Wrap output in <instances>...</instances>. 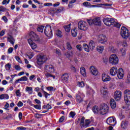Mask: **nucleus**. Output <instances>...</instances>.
Here are the masks:
<instances>
[{
    "label": "nucleus",
    "instance_id": "1",
    "mask_svg": "<svg viewBox=\"0 0 130 130\" xmlns=\"http://www.w3.org/2000/svg\"><path fill=\"white\" fill-rule=\"evenodd\" d=\"M124 101L126 104V110H129V105H130V90L128 89H126L124 91Z\"/></svg>",
    "mask_w": 130,
    "mask_h": 130
},
{
    "label": "nucleus",
    "instance_id": "2",
    "mask_svg": "<svg viewBox=\"0 0 130 130\" xmlns=\"http://www.w3.org/2000/svg\"><path fill=\"white\" fill-rule=\"evenodd\" d=\"M100 114L104 115L108 113L109 108L106 104H101L100 106Z\"/></svg>",
    "mask_w": 130,
    "mask_h": 130
},
{
    "label": "nucleus",
    "instance_id": "3",
    "mask_svg": "<svg viewBox=\"0 0 130 130\" xmlns=\"http://www.w3.org/2000/svg\"><path fill=\"white\" fill-rule=\"evenodd\" d=\"M120 35L124 39H127L129 37L128 29L124 26H122L121 28Z\"/></svg>",
    "mask_w": 130,
    "mask_h": 130
},
{
    "label": "nucleus",
    "instance_id": "4",
    "mask_svg": "<svg viewBox=\"0 0 130 130\" xmlns=\"http://www.w3.org/2000/svg\"><path fill=\"white\" fill-rule=\"evenodd\" d=\"M109 62L114 66L117 64L118 63V57L114 54L111 55L109 57Z\"/></svg>",
    "mask_w": 130,
    "mask_h": 130
},
{
    "label": "nucleus",
    "instance_id": "5",
    "mask_svg": "<svg viewBox=\"0 0 130 130\" xmlns=\"http://www.w3.org/2000/svg\"><path fill=\"white\" fill-rule=\"evenodd\" d=\"M78 28L80 30L87 31V30H88V24L86 21H80L78 23Z\"/></svg>",
    "mask_w": 130,
    "mask_h": 130
},
{
    "label": "nucleus",
    "instance_id": "6",
    "mask_svg": "<svg viewBox=\"0 0 130 130\" xmlns=\"http://www.w3.org/2000/svg\"><path fill=\"white\" fill-rule=\"evenodd\" d=\"M44 33L46 36L48 37H52V29H51V26L50 25H47L44 29Z\"/></svg>",
    "mask_w": 130,
    "mask_h": 130
},
{
    "label": "nucleus",
    "instance_id": "7",
    "mask_svg": "<svg viewBox=\"0 0 130 130\" xmlns=\"http://www.w3.org/2000/svg\"><path fill=\"white\" fill-rule=\"evenodd\" d=\"M103 22L105 25L109 26L114 24L115 20L114 18H105L103 19Z\"/></svg>",
    "mask_w": 130,
    "mask_h": 130
},
{
    "label": "nucleus",
    "instance_id": "8",
    "mask_svg": "<svg viewBox=\"0 0 130 130\" xmlns=\"http://www.w3.org/2000/svg\"><path fill=\"white\" fill-rule=\"evenodd\" d=\"M84 97H85V95L82 92L78 91L76 94V101L78 103H82V102L84 101Z\"/></svg>",
    "mask_w": 130,
    "mask_h": 130
},
{
    "label": "nucleus",
    "instance_id": "9",
    "mask_svg": "<svg viewBox=\"0 0 130 130\" xmlns=\"http://www.w3.org/2000/svg\"><path fill=\"white\" fill-rule=\"evenodd\" d=\"M47 60V57L45 55L39 56L37 58V63L39 66H41L44 62Z\"/></svg>",
    "mask_w": 130,
    "mask_h": 130
},
{
    "label": "nucleus",
    "instance_id": "10",
    "mask_svg": "<svg viewBox=\"0 0 130 130\" xmlns=\"http://www.w3.org/2000/svg\"><path fill=\"white\" fill-rule=\"evenodd\" d=\"M98 41L101 44H106L107 42V38L104 35H100L98 37Z\"/></svg>",
    "mask_w": 130,
    "mask_h": 130
},
{
    "label": "nucleus",
    "instance_id": "11",
    "mask_svg": "<svg viewBox=\"0 0 130 130\" xmlns=\"http://www.w3.org/2000/svg\"><path fill=\"white\" fill-rule=\"evenodd\" d=\"M107 123L109 125L114 126L116 124V119L114 117H110L107 119Z\"/></svg>",
    "mask_w": 130,
    "mask_h": 130
},
{
    "label": "nucleus",
    "instance_id": "12",
    "mask_svg": "<svg viewBox=\"0 0 130 130\" xmlns=\"http://www.w3.org/2000/svg\"><path fill=\"white\" fill-rule=\"evenodd\" d=\"M45 71L46 73H54V68L52 65H46L45 67Z\"/></svg>",
    "mask_w": 130,
    "mask_h": 130
},
{
    "label": "nucleus",
    "instance_id": "13",
    "mask_svg": "<svg viewBox=\"0 0 130 130\" xmlns=\"http://www.w3.org/2000/svg\"><path fill=\"white\" fill-rule=\"evenodd\" d=\"M114 98L116 101H119L121 99V91H116L114 94Z\"/></svg>",
    "mask_w": 130,
    "mask_h": 130
},
{
    "label": "nucleus",
    "instance_id": "14",
    "mask_svg": "<svg viewBox=\"0 0 130 130\" xmlns=\"http://www.w3.org/2000/svg\"><path fill=\"white\" fill-rule=\"evenodd\" d=\"M28 40H31V41H39V38H38V36L36 35L34 32H31V34L30 35V38Z\"/></svg>",
    "mask_w": 130,
    "mask_h": 130
},
{
    "label": "nucleus",
    "instance_id": "15",
    "mask_svg": "<svg viewBox=\"0 0 130 130\" xmlns=\"http://www.w3.org/2000/svg\"><path fill=\"white\" fill-rule=\"evenodd\" d=\"M69 74L68 73H64L61 76V80L62 81L63 83H68V81H69Z\"/></svg>",
    "mask_w": 130,
    "mask_h": 130
},
{
    "label": "nucleus",
    "instance_id": "16",
    "mask_svg": "<svg viewBox=\"0 0 130 130\" xmlns=\"http://www.w3.org/2000/svg\"><path fill=\"white\" fill-rule=\"evenodd\" d=\"M124 76V72H123V69L122 68H119L117 73V77L118 79H122Z\"/></svg>",
    "mask_w": 130,
    "mask_h": 130
},
{
    "label": "nucleus",
    "instance_id": "17",
    "mask_svg": "<svg viewBox=\"0 0 130 130\" xmlns=\"http://www.w3.org/2000/svg\"><path fill=\"white\" fill-rule=\"evenodd\" d=\"M90 71L91 74L93 76H97V75H98V70L96 68H95V67L91 66L90 68Z\"/></svg>",
    "mask_w": 130,
    "mask_h": 130
},
{
    "label": "nucleus",
    "instance_id": "18",
    "mask_svg": "<svg viewBox=\"0 0 130 130\" xmlns=\"http://www.w3.org/2000/svg\"><path fill=\"white\" fill-rule=\"evenodd\" d=\"M111 76H115L117 74V68L116 67H112L110 70Z\"/></svg>",
    "mask_w": 130,
    "mask_h": 130
},
{
    "label": "nucleus",
    "instance_id": "19",
    "mask_svg": "<svg viewBox=\"0 0 130 130\" xmlns=\"http://www.w3.org/2000/svg\"><path fill=\"white\" fill-rule=\"evenodd\" d=\"M93 24L96 26H100L101 25V20L100 17H96L93 19Z\"/></svg>",
    "mask_w": 130,
    "mask_h": 130
},
{
    "label": "nucleus",
    "instance_id": "20",
    "mask_svg": "<svg viewBox=\"0 0 130 130\" xmlns=\"http://www.w3.org/2000/svg\"><path fill=\"white\" fill-rule=\"evenodd\" d=\"M102 79L103 82H108L111 80L110 77L106 75L105 74H102Z\"/></svg>",
    "mask_w": 130,
    "mask_h": 130
},
{
    "label": "nucleus",
    "instance_id": "21",
    "mask_svg": "<svg viewBox=\"0 0 130 130\" xmlns=\"http://www.w3.org/2000/svg\"><path fill=\"white\" fill-rule=\"evenodd\" d=\"M127 126H128V122L127 121H123L121 123V127H122L123 129H125L127 128Z\"/></svg>",
    "mask_w": 130,
    "mask_h": 130
},
{
    "label": "nucleus",
    "instance_id": "22",
    "mask_svg": "<svg viewBox=\"0 0 130 130\" xmlns=\"http://www.w3.org/2000/svg\"><path fill=\"white\" fill-rule=\"evenodd\" d=\"M110 105L113 109L115 108L116 107V103L115 102V101L113 99H111L110 101Z\"/></svg>",
    "mask_w": 130,
    "mask_h": 130
},
{
    "label": "nucleus",
    "instance_id": "23",
    "mask_svg": "<svg viewBox=\"0 0 130 130\" xmlns=\"http://www.w3.org/2000/svg\"><path fill=\"white\" fill-rule=\"evenodd\" d=\"M28 42L29 45H30L32 49H36L37 48V45H36V44L33 42L31 40H28Z\"/></svg>",
    "mask_w": 130,
    "mask_h": 130
},
{
    "label": "nucleus",
    "instance_id": "24",
    "mask_svg": "<svg viewBox=\"0 0 130 130\" xmlns=\"http://www.w3.org/2000/svg\"><path fill=\"white\" fill-rule=\"evenodd\" d=\"M92 121H93V120H91L90 119H86L85 121L84 126H83V127H85V128L89 127Z\"/></svg>",
    "mask_w": 130,
    "mask_h": 130
},
{
    "label": "nucleus",
    "instance_id": "25",
    "mask_svg": "<svg viewBox=\"0 0 130 130\" xmlns=\"http://www.w3.org/2000/svg\"><path fill=\"white\" fill-rule=\"evenodd\" d=\"M92 111L95 114L99 113V112L100 114V107H98V106H93L92 108Z\"/></svg>",
    "mask_w": 130,
    "mask_h": 130
},
{
    "label": "nucleus",
    "instance_id": "26",
    "mask_svg": "<svg viewBox=\"0 0 130 130\" xmlns=\"http://www.w3.org/2000/svg\"><path fill=\"white\" fill-rule=\"evenodd\" d=\"M8 41L12 44V45H14V44L15 43V39H14L13 36L11 35H9L8 37Z\"/></svg>",
    "mask_w": 130,
    "mask_h": 130
},
{
    "label": "nucleus",
    "instance_id": "27",
    "mask_svg": "<svg viewBox=\"0 0 130 130\" xmlns=\"http://www.w3.org/2000/svg\"><path fill=\"white\" fill-rule=\"evenodd\" d=\"M89 48L91 51L94 50V48H95V43L93 41H90L89 44Z\"/></svg>",
    "mask_w": 130,
    "mask_h": 130
},
{
    "label": "nucleus",
    "instance_id": "28",
    "mask_svg": "<svg viewBox=\"0 0 130 130\" xmlns=\"http://www.w3.org/2000/svg\"><path fill=\"white\" fill-rule=\"evenodd\" d=\"M96 50L100 53H102V52H103V50H104V46H98L96 47Z\"/></svg>",
    "mask_w": 130,
    "mask_h": 130
},
{
    "label": "nucleus",
    "instance_id": "29",
    "mask_svg": "<svg viewBox=\"0 0 130 130\" xmlns=\"http://www.w3.org/2000/svg\"><path fill=\"white\" fill-rule=\"evenodd\" d=\"M80 73L83 77H86V69L84 67L80 68Z\"/></svg>",
    "mask_w": 130,
    "mask_h": 130
},
{
    "label": "nucleus",
    "instance_id": "30",
    "mask_svg": "<svg viewBox=\"0 0 130 130\" xmlns=\"http://www.w3.org/2000/svg\"><path fill=\"white\" fill-rule=\"evenodd\" d=\"M26 92H28V94H32L33 93V89L31 87L27 86L25 88Z\"/></svg>",
    "mask_w": 130,
    "mask_h": 130
},
{
    "label": "nucleus",
    "instance_id": "31",
    "mask_svg": "<svg viewBox=\"0 0 130 130\" xmlns=\"http://www.w3.org/2000/svg\"><path fill=\"white\" fill-rule=\"evenodd\" d=\"M9 96L8 94H2L0 95V99L3 100V99H9Z\"/></svg>",
    "mask_w": 130,
    "mask_h": 130
},
{
    "label": "nucleus",
    "instance_id": "32",
    "mask_svg": "<svg viewBox=\"0 0 130 130\" xmlns=\"http://www.w3.org/2000/svg\"><path fill=\"white\" fill-rule=\"evenodd\" d=\"M83 47L85 51H86V52H90V47H89L87 44H84Z\"/></svg>",
    "mask_w": 130,
    "mask_h": 130
},
{
    "label": "nucleus",
    "instance_id": "33",
    "mask_svg": "<svg viewBox=\"0 0 130 130\" xmlns=\"http://www.w3.org/2000/svg\"><path fill=\"white\" fill-rule=\"evenodd\" d=\"M55 34L58 37H62V33L59 29H57L55 31Z\"/></svg>",
    "mask_w": 130,
    "mask_h": 130
},
{
    "label": "nucleus",
    "instance_id": "34",
    "mask_svg": "<svg viewBox=\"0 0 130 130\" xmlns=\"http://www.w3.org/2000/svg\"><path fill=\"white\" fill-rule=\"evenodd\" d=\"M72 25V24H69L68 25H66L64 26V28L65 29V30L66 32H70L71 31V26Z\"/></svg>",
    "mask_w": 130,
    "mask_h": 130
},
{
    "label": "nucleus",
    "instance_id": "35",
    "mask_svg": "<svg viewBox=\"0 0 130 130\" xmlns=\"http://www.w3.org/2000/svg\"><path fill=\"white\" fill-rule=\"evenodd\" d=\"M71 34L73 37H77V35H78V32H77V29H73L71 30Z\"/></svg>",
    "mask_w": 130,
    "mask_h": 130
},
{
    "label": "nucleus",
    "instance_id": "36",
    "mask_svg": "<svg viewBox=\"0 0 130 130\" xmlns=\"http://www.w3.org/2000/svg\"><path fill=\"white\" fill-rule=\"evenodd\" d=\"M85 125V117H82L80 121V126L84 127Z\"/></svg>",
    "mask_w": 130,
    "mask_h": 130
},
{
    "label": "nucleus",
    "instance_id": "37",
    "mask_svg": "<svg viewBox=\"0 0 130 130\" xmlns=\"http://www.w3.org/2000/svg\"><path fill=\"white\" fill-rule=\"evenodd\" d=\"M43 29H44V26H38L37 28V31H38L39 32H41V33H42L43 32Z\"/></svg>",
    "mask_w": 130,
    "mask_h": 130
},
{
    "label": "nucleus",
    "instance_id": "38",
    "mask_svg": "<svg viewBox=\"0 0 130 130\" xmlns=\"http://www.w3.org/2000/svg\"><path fill=\"white\" fill-rule=\"evenodd\" d=\"M83 5L84 7H86V8H91V4L88 2H85L83 3Z\"/></svg>",
    "mask_w": 130,
    "mask_h": 130
},
{
    "label": "nucleus",
    "instance_id": "39",
    "mask_svg": "<svg viewBox=\"0 0 130 130\" xmlns=\"http://www.w3.org/2000/svg\"><path fill=\"white\" fill-rule=\"evenodd\" d=\"M11 63H7L5 65V69L6 71H10L11 70Z\"/></svg>",
    "mask_w": 130,
    "mask_h": 130
},
{
    "label": "nucleus",
    "instance_id": "40",
    "mask_svg": "<svg viewBox=\"0 0 130 130\" xmlns=\"http://www.w3.org/2000/svg\"><path fill=\"white\" fill-rule=\"evenodd\" d=\"M67 49H68L69 50H72V49H73V47H72V46L71 45V43L68 42L67 43Z\"/></svg>",
    "mask_w": 130,
    "mask_h": 130
},
{
    "label": "nucleus",
    "instance_id": "41",
    "mask_svg": "<svg viewBox=\"0 0 130 130\" xmlns=\"http://www.w3.org/2000/svg\"><path fill=\"white\" fill-rule=\"evenodd\" d=\"M50 72H46L45 71V76L47 77V78H49V77H53V76H52Z\"/></svg>",
    "mask_w": 130,
    "mask_h": 130
},
{
    "label": "nucleus",
    "instance_id": "42",
    "mask_svg": "<svg viewBox=\"0 0 130 130\" xmlns=\"http://www.w3.org/2000/svg\"><path fill=\"white\" fill-rule=\"evenodd\" d=\"M78 86L80 87V88H83L85 86V83H84V82L82 81L78 83Z\"/></svg>",
    "mask_w": 130,
    "mask_h": 130
},
{
    "label": "nucleus",
    "instance_id": "43",
    "mask_svg": "<svg viewBox=\"0 0 130 130\" xmlns=\"http://www.w3.org/2000/svg\"><path fill=\"white\" fill-rule=\"evenodd\" d=\"M76 48L79 50V51H82L83 48H82V46L81 45H77L76 46Z\"/></svg>",
    "mask_w": 130,
    "mask_h": 130
},
{
    "label": "nucleus",
    "instance_id": "44",
    "mask_svg": "<svg viewBox=\"0 0 130 130\" xmlns=\"http://www.w3.org/2000/svg\"><path fill=\"white\" fill-rule=\"evenodd\" d=\"M28 81V78L26 76L20 78V82Z\"/></svg>",
    "mask_w": 130,
    "mask_h": 130
},
{
    "label": "nucleus",
    "instance_id": "45",
    "mask_svg": "<svg viewBox=\"0 0 130 130\" xmlns=\"http://www.w3.org/2000/svg\"><path fill=\"white\" fill-rule=\"evenodd\" d=\"M16 94L17 97H21V95H22V94H21V92H20V89L16 90Z\"/></svg>",
    "mask_w": 130,
    "mask_h": 130
},
{
    "label": "nucleus",
    "instance_id": "46",
    "mask_svg": "<svg viewBox=\"0 0 130 130\" xmlns=\"http://www.w3.org/2000/svg\"><path fill=\"white\" fill-rule=\"evenodd\" d=\"M75 115H76V113L75 112L72 111L70 113V117H72V118H74Z\"/></svg>",
    "mask_w": 130,
    "mask_h": 130
},
{
    "label": "nucleus",
    "instance_id": "47",
    "mask_svg": "<svg viewBox=\"0 0 130 130\" xmlns=\"http://www.w3.org/2000/svg\"><path fill=\"white\" fill-rule=\"evenodd\" d=\"M103 62H104L105 63H107L108 61V57L105 56L103 58Z\"/></svg>",
    "mask_w": 130,
    "mask_h": 130
},
{
    "label": "nucleus",
    "instance_id": "48",
    "mask_svg": "<svg viewBox=\"0 0 130 130\" xmlns=\"http://www.w3.org/2000/svg\"><path fill=\"white\" fill-rule=\"evenodd\" d=\"M113 24H114V27H116V28H120L121 25L119 23L115 22V21Z\"/></svg>",
    "mask_w": 130,
    "mask_h": 130
},
{
    "label": "nucleus",
    "instance_id": "49",
    "mask_svg": "<svg viewBox=\"0 0 130 130\" xmlns=\"http://www.w3.org/2000/svg\"><path fill=\"white\" fill-rule=\"evenodd\" d=\"M104 96H106L108 94L107 90L105 88H104L103 92H102Z\"/></svg>",
    "mask_w": 130,
    "mask_h": 130
},
{
    "label": "nucleus",
    "instance_id": "50",
    "mask_svg": "<svg viewBox=\"0 0 130 130\" xmlns=\"http://www.w3.org/2000/svg\"><path fill=\"white\" fill-rule=\"evenodd\" d=\"M15 58L16 60L19 62V63H22V60H21V58H20L19 56H16Z\"/></svg>",
    "mask_w": 130,
    "mask_h": 130
},
{
    "label": "nucleus",
    "instance_id": "51",
    "mask_svg": "<svg viewBox=\"0 0 130 130\" xmlns=\"http://www.w3.org/2000/svg\"><path fill=\"white\" fill-rule=\"evenodd\" d=\"M63 11V7H60L59 9H57L56 12V13H60Z\"/></svg>",
    "mask_w": 130,
    "mask_h": 130
},
{
    "label": "nucleus",
    "instance_id": "52",
    "mask_svg": "<svg viewBox=\"0 0 130 130\" xmlns=\"http://www.w3.org/2000/svg\"><path fill=\"white\" fill-rule=\"evenodd\" d=\"M13 51H14V48L12 47H10L8 49V52L9 54H11L13 52Z\"/></svg>",
    "mask_w": 130,
    "mask_h": 130
},
{
    "label": "nucleus",
    "instance_id": "53",
    "mask_svg": "<svg viewBox=\"0 0 130 130\" xmlns=\"http://www.w3.org/2000/svg\"><path fill=\"white\" fill-rule=\"evenodd\" d=\"M5 11H7V8L3 6H0V12H5Z\"/></svg>",
    "mask_w": 130,
    "mask_h": 130
},
{
    "label": "nucleus",
    "instance_id": "54",
    "mask_svg": "<svg viewBox=\"0 0 130 130\" xmlns=\"http://www.w3.org/2000/svg\"><path fill=\"white\" fill-rule=\"evenodd\" d=\"M34 107L36 109H39L40 110L41 109V105H36L34 106Z\"/></svg>",
    "mask_w": 130,
    "mask_h": 130
},
{
    "label": "nucleus",
    "instance_id": "55",
    "mask_svg": "<svg viewBox=\"0 0 130 130\" xmlns=\"http://www.w3.org/2000/svg\"><path fill=\"white\" fill-rule=\"evenodd\" d=\"M87 22L89 25H93V24H94V21H93V19H88L87 20Z\"/></svg>",
    "mask_w": 130,
    "mask_h": 130
},
{
    "label": "nucleus",
    "instance_id": "56",
    "mask_svg": "<svg viewBox=\"0 0 130 130\" xmlns=\"http://www.w3.org/2000/svg\"><path fill=\"white\" fill-rule=\"evenodd\" d=\"M71 69L74 72V73H77V69H76V67H75V66H72Z\"/></svg>",
    "mask_w": 130,
    "mask_h": 130
},
{
    "label": "nucleus",
    "instance_id": "57",
    "mask_svg": "<svg viewBox=\"0 0 130 130\" xmlns=\"http://www.w3.org/2000/svg\"><path fill=\"white\" fill-rule=\"evenodd\" d=\"M64 55H66V57L68 58L71 57V53H70L69 52H67L66 53H64Z\"/></svg>",
    "mask_w": 130,
    "mask_h": 130
},
{
    "label": "nucleus",
    "instance_id": "58",
    "mask_svg": "<svg viewBox=\"0 0 130 130\" xmlns=\"http://www.w3.org/2000/svg\"><path fill=\"white\" fill-rule=\"evenodd\" d=\"M43 92L45 95V98H46V99H47V96L48 95H50V94L48 93L47 92H46V91H45L44 90L43 91Z\"/></svg>",
    "mask_w": 130,
    "mask_h": 130
},
{
    "label": "nucleus",
    "instance_id": "59",
    "mask_svg": "<svg viewBox=\"0 0 130 130\" xmlns=\"http://www.w3.org/2000/svg\"><path fill=\"white\" fill-rule=\"evenodd\" d=\"M17 129L18 130H26L27 129V128H26V127H23V126H20V127H18L17 128Z\"/></svg>",
    "mask_w": 130,
    "mask_h": 130
},
{
    "label": "nucleus",
    "instance_id": "60",
    "mask_svg": "<svg viewBox=\"0 0 130 130\" xmlns=\"http://www.w3.org/2000/svg\"><path fill=\"white\" fill-rule=\"evenodd\" d=\"M120 52L122 53V55H125V50L123 49H120Z\"/></svg>",
    "mask_w": 130,
    "mask_h": 130
},
{
    "label": "nucleus",
    "instance_id": "61",
    "mask_svg": "<svg viewBox=\"0 0 130 130\" xmlns=\"http://www.w3.org/2000/svg\"><path fill=\"white\" fill-rule=\"evenodd\" d=\"M23 105V104L21 101H19L17 104V106H18V107H22Z\"/></svg>",
    "mask_w": 130,
    "mask_h": 130
},
{
    "label": "nucleus",
    "instance_id": "62",
    "mask_svg": "<svg viewBox=\"0 0 130 130\" xmlns=\"http://www.w3.org/2000/svg\"><path fill=\"white\" fill-rule=\"evenodd\" d=\"M63 120H64V116H61L59 119V122H62Z\"/></svg>",
    "mask_w": 130,
    "mask_h": 130
},
{
    "label": "nucleus",
    "instance_id": "63",
    "mask_svg": "<svg viewBox=\"0 0 130 130\" xmlns=\"http://www.w3.org/2000/svg\"><path fill=\"white\" fill-rule=\"evenodd\" d=\"M3 20H4V22H5V23H7V22H8V18H7V17H6V16H4L2 17Z\"/></svg>",
    "mask_w": 130,
    "mask_h": 130
},
{
    "label": "nucleus",
    "instance_id": "64",
    "mask_svg": "<svg viewBox=\"0 0 130 130\" xmlns=\"http://www.w3.org/2000/svg\"><path fill=\"white\" fill-rule=\"evenodd\" d=\"M117 44L118 46H120V45H122V42L121 41H118L117 42Z\"/></svg>",
    "mask_w": 130,
    "mask_h": 130
}]
</instances>
